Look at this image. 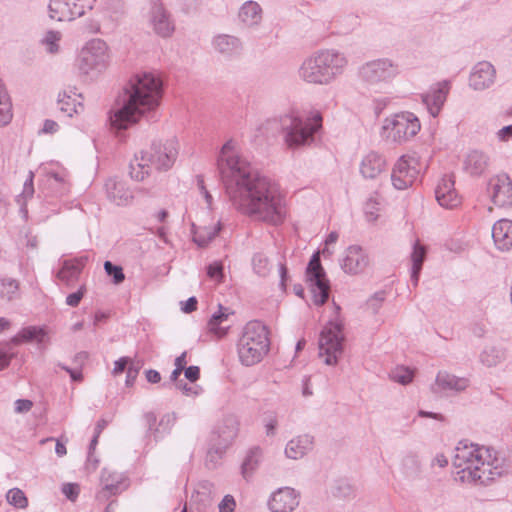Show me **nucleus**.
<instances>
[{
  "instance_id": "obj_1",
  "label": "nucleus",
  "mask_w": 512,
  "mask_h": 512,
  "mask_svg": "<svg viewBox=\"0 0 512 512\" xmlns=\"http://www.w3.org/2000/svg\"><path fill=\"white\" fill-rule=\"evenodd\" d=\"M217 170L236 210L253 220L272 225L283 223L285 200L276 184L237 153L233 140L222 146L217 157Z\"/></svg>"
},
{
  "instance_id": "obj_2",
  "label": "nucleus",
  "mask_w": 512,
  "mask_h": 512,
  "mask_svg": "<svg viewBox=\"0 0 512 512\" xmlns=\"http://www.w3.org/2000/svg\"><path fill=\"white\" fill-rule=\"evenodd\" d=\"M162 96L163 81L159 75L146 71L132 75L109 113L111 126L127 129L143 116L154 118Z\"/></svg>"
},
{
  "instance_id": "obj_3",
  "label": "nucleus",
  "mask_w": 512,
  "mask_h": 512,
  "mask_svg": "<svg viewBox=\"0 0 512 512\" xmlns=\"http://www.w3.org/2000/svg\"><path fill=\"white\" fill-rule=\"evenodd\" d=\"M456 480L467 484L487 485L508 472L507 460L495 449L459 441L453 458Z\"/></svg>"
},
{
  "instance_id": "obj_4",
  "label": "nucleus",
  "mask_w": 512,
  "mask_h": 512,
  "mask_svg": "<svg viewBox=\"0 0 512 512\" xmlns=\"http://www.w3.org/2000/svg\"><path fill=\"white\" fill-rule=\"evenodd\" d=\"M348 60L334 50H320L304 59L298 69L299 78L314 85H328L344 72Z\"/></svg>"
},
{
  "instance_id": "obj_5",
  "label": "nucleus",
  "mask_w": 512,
  "mask_h": 512,
  "mask_svg": "<svg viewBox=\"0 0 512 512\" xmlns=\"http://www.w3.org/2000/svg\"><path fill=\"white\" fill-rule=\"evenodd\" d=\"M178 156V141L174 138L164 142L154 141L149 150L140 151L131 160L130 176L136 181H142L149 175L152 168L159 171L170 169Z\"/></svg>"
},
{
  "instance_id": "obj_6",
  "label": "nucleus",
  "mask_w": 512,
  "mask_h": 512,
  "mask_svg": "<svg viewBox=\"0 0 512 512\" xmlns=\"http://www.w3.org/2000/svg\"><path fill=\"white\" fill-rule=\"evenodd\" d=\"M322 120V115L318 111L312 112L306 118L296 114L283 116L280 123L287 146L290 149H297L313 144L315 135L322 128Z\"/></svg>"
},
{
  "instance_id": "obj_7",
  "label": "nucleus",
  "mask_w": 512,
  "mask_h": 512,
  "mask_svg": "<svg viewBox=\"0 0 512 512\" xmlns=\"http://www.w3.org/2000/svg\"><path fill=\"white\" fill-rule=\"evenodd\" d=\"M270 348L269 331L260 321L248 322L238 340L239 360L245 366L259 363Z\"/></svg>"
},
{
  "instance_id": "obj_8",
  "label": "nucleus",
  "mask_w": 512,
  "mask_h": 512,
  "mask_svg": "<svg viewBox=\"0 0 512 512\" xmlns=\"http://www.w3.org/2000/svg\"><path fill=\"white\" fill-rule=\"evenodd\" d=\"M398 74V64L389 58L367 61L357 71L360 85L370 93L385 92Z\"/></svg>"
},
{
  "instance_id": "obj_9",
  "label": "nucleus",
  "mask_w": 512,
  "mask_h": 512,
  "mask_svg": "<svg viewBox=\"0 0 512 512\" xmlns=\"http://www.w3.org/2000/svg\"><path fill=\"white\" fill-rule=\"evenodd\" d=\"M420 128V121L413 113L401 112L384 119L381 137L387 142L402 144L413 138Z\"/></svg>"
},
{
  "instance_id": "obj_10",
  "label": "nucleus",
  "mask_w": 512,
  "mask_h": 512,
  "mask_svg": "<svg viewBox=\"0 0 512 512\" xmlns=\"http://www.w3.org/2000/svg\"><path fill=\"white\" fill-rule=\"evenodd\" d=\"M343 324L341 321H330L322 330L319 338V355L325 356L327 365H335L343 353Z\"/></svg>"
},
{
  "instance_id": "obj_11",
  "label": "nucleus",
  "mask_w": 512,
  "mask_h": 512,
  "mask_svg": "<svg viewBox=\"0 0 512 512\" xmlns=\"http://www.w3.org/2000/svg\"><path fill=\"white\" fill-rule=\"evenodd\" d=\"M110 54L106 42L92 39L86 43L79 55V70L83 74L101 72L108 66Z\"/></svg>"
},
{
  "instance_id": "obj_12",
  "label": "nucleus",
  "mask_w": 512,
  "mask_h": 512,
  "mask_svg": "<svg viewBox=\"0 0 512 512\" xmlns=\"http://www.w3.org/2000/svg\"><path fill=\"white\" fill-rule=\"evenodd\" d=\"M306 281L312 293L313 303L317 306L324 305L329 299L330 282L321 265L320 253L312 255L306 268Z\"/></svg>"
},
{
  "instance_id": "obj_13",
  "label": "nucleus",
  "mask_w": 512,
  "mask_h": 512,
  "mask_svg": "<svg viewBox=\"0 0 512 512\" xmlns=\"http://www.w3.org/2000/svg\"><path fill=\"white\" fill-rule=\"evenodd\" d=\"M238 431V419L232 415L224 417L211 435L208 458L213 461V454L221 457L236 439Z\"/></svg>"
},
{
  "instance_id": "obj_14",
  "label": "nucleus",
  "mask_w": 512,
  "mask_h": 512,
  "mask_svg": "<svg viewBox=\"0 0 512 512\" xmlns=\"http://www.w3.org/2000/svg\"><path fill=\"white\" fill-rule=\"evenodd\" d=\"M96 0H50L49 13L57 21H71L91 10Z\"/></svg>"
},
{
  "instance_id": "obj_15",
  "label": "nucleus",
  "mask_w": 512,
  "mask_h": 512,
  "mask_svg": "<svg viewBox=\"0 0 512 512\" xmlns=\"http://www.w3.org/2000/svg\"><path fill=\"white\" fill-rule=\"evenodd\" d=\"M419 174L418 160L411 156H402L395 163L392 173V185L397 190H405L412 186Z\"/></svg>"
},
{
  "instance_id": "obj_16",
  "label": "nucleus",
  "mask_w": 512,
  "mask_h": 512,
  "mask_svg": "<svg viewBox=\"0 0 512 512\" xmlns=\"http://www.w3.org/2000/svg\"><path fill=\"white\" fill-rule=\"evenodd\" d=\"M300 503V492L285 486L276 489L268 498L267 507L270 512H293Z\"/></svg>"
},
{
  "instance_id": "obj_17",
  "label": "nucleus",
  "mask_w": 512,
  "mask_h": 512,
  "mask_svg": "<svg viewBox=\"0 0 512 512\" xmlns=\"http://www.w3.org/2000/svg\"><path fill=\"white\" fill-rule=\"evenodd\" d=\"M149 23L153 31L162 38L170 37L175 30L170 13L159 0L151 1Z\"/></svg>"
},
{
  "instance_id": "obj_18",
  "label": "nucleus",
  "mask_w": 512,
  "mask_h": 512,
  "mask_svg": "<svg viewBox=\"0 0 512 512\" xmlns=\"http://www.w3.org/2000/svg\"><path fill=\"white\" fill-rule=\"evenodd\" d=\"M492 202L498 207L512 205V181L507 174L492 177L488 183Z\"/></svg>"
},
{
  "instance_id": "obj_19",
  "label": "nucleus",
  "mask_w": 512,
  "mask_h": 512,
  "mask_svg": "<svg viewBox=\"0 0 512 512\" xmlns=\"http://www.w3.org/2000/svg\"><path fill=\"white\" fill-rule=\"evenodd\" d=\"M450 91V82H438L422 95V101L432 117H437L447 99Z\"/></svg>"
},
{
  "instance_id": "obj_20",
  "label": "nucleus",
  "mask_w": 512,
  "mask_h": 512,
  "mask_svg": "<svg viewBox=\"0 0 512 512\" xmlns=\"http://www.w3.org/2000/svg\"><path fill=\"white\" fill-rule=\"evenodd\" d=\"M369 265V257L365 250L358 245L349 246L341 260V268L350 275L362 273Z\"/></svg>"
},
{
  "instance_id": "obj_21",
  "label": "nucleus",
  "mask_w": 512,
  "mask_h": 512,
  "mask_svg": "<svg viewBox=\"0 0 512 512\" xmlns=\"http://www.w3.org/2000/svg\"><path fill=\"white\" fill-rule=\"evenodd\" d=\"M454 185L455 181L452 175H445L438 182L435 189V198L440 206L453 209L460 204V197Z\"/></svg>"
},
{
  "instance_id": "obj_22",
  "label": "nucleus",
  "mask_w": 512,
  "mask_h": 512,
  "mask_svg": "<svg viewBox=\"0 0 512 512\" xmlns=\"http://www.w3.org/2000/svg\"><path fill=\"white\" fill-rule=\"evenodd\" d=\"M496 70L488 61L477 63L470 74L469 85L474 90L489 88L495 81Z\"/></svg>"
},
{
  "instance_id": "obj_23",
  "label": "nucleus",
  "mask_w": 512,
  "mask_h": 512,
  "mask_svg": "<svg viewBox=\"0 0 512 512\" xmlns=\"http://www.w3.org/2000/svg\"><path fill=\"white\" fill-rule=\"evenodd\" d=\"M213 49L225 59L240 56L243 50L242 41L233 35L219 34L212 40Z\"/></svg>"
},
{
  "instance_id": "obj_24",
  "label": "nucleus",
  "mask_w": 512,
  "mask_h": 512,
  "mask_svg": "<svg viewBox=\"0 0 512 512\" xmlns=\"http://www.w3.org/2000/svg\"><path fill=\"white\" fill-rule=\"evenodd\" d=\"M314 446V437L309 434L296 436L289 440L285 447V456L292 460H299L307 455Z\"/></svg>"
},
{
  "instance_id": "obj_25",
  "label": "nucleus",
  "mask_w": 512,
  "mask_h": 512,
  "mask_svg": "<svg viewBox=\"0 0 512 512\" xmlns=\"http://www.w3.org/2000/svg\"><path fill=\"white\" fill-rule=\"evenodd\" d=\"M385 169V157L374 151L365 155L360 163V173L366 179H376Z\"/></svg>"
},
{
  "instance_id": "obj_26",
  "label": "nucleus",
  "mask_w": 512,
  "mask_h": 512,
  "mask_svg": "<svg viewBox=\"0 0 512 512\" xmlns=\"http://www.w3.org/2000/svg\"><path fill=\"white\" fill-rule=\"evenodd\" d=\"M86 261L87 257L64 260L57 278L65 285L72 286L78 280Z\"/></svg>"
},
{
  "instance_id": "obj_27",
  "label": "nucleus",
  "mask_w": 512,
  "mask_h": 512,
  "mask_svg": "<svg viewBox=\"0 0 512 512\" xmlns=\"http://www.w3.org/2000/svg\"><path fill=\"white\" fill-rule=\"evenodd\" d=\"M492 238L496 247L501 251L512 248V221L501 219L492 227Z\"/></svg>"
},
{
  "instance_id": "obj_28",
  "label": "nucleus",
  "mask_w": 512,
  "mask_h": 512,
  "mask_svg": "<svg viewBox=\"0 0 512 512\" xmlns=\"http://www.w3.org/2000/svg\"><path fill=\"white\" fill-rule=\"evenodd\" d=\"M106 192L110 201L118 206H124L133 198L131 190L125 182L116 179H109L106 184Z\"/></svg>"
},
{
  "instance_id": "obj_29",
  "label": "nucleus",
  "mask_w": 512,
  "mask_h": 512,
  "mask_svg": "<svg viewBox=\"0 0 512 512\" xmlns=\"http://www.w3.org/2000/svg\"><path fill=\"white\" fill-rule=\"evenodd\" d=\"M488 165L489 157L482 151L473 150L466 155L463 169L471 176H480L486 171Z\"/></svg>"
},
{
  "instance_id": "obj_30",
  "label": "nucleus",
  "mask_w": 512,
  "mask_h": 512,
  "mask_svg": "<svg viewBox=\"0 0 512 512\" xmlns=\"http://www.w3.org/2000/svg\"><path fill=\"white\" fill-rule=\"evenodd\" d=\"M261 6L252 0H248L242 4L238 12V18L246 27L258 26L263 18Z\"/></svg>"
},
{
  "instance_id": "obj_31",
  "label": "nucleus",
  "mask_w": 512,
  "mask_h": 512,
  "mask_svg": "<svg viewBox=\"0 0 512 512\" xmlns=\"http://www.w3.org/2000/svg\"><path fill=\"white\" fill-rule=\"evenodd\" d=\"M215 496V485L208 480H203L197 484L195 493L193 494L192 498L198 506L197 509L199 511H205L208 507L211 506Z\"/></svg>"
},
{
  "instance_id": "obj_32",
  "label": "nucleus",
  "mask_w": 512,
  "mask_h": 512,
  "mask_svg": "<svg viewBox=\"0 0 512 512\" xmlns=\"http://www.w3.org/2000/svg\"><path fill=\"white\" fill-rule=\"evenodd\" d=\"M72 93L74 96H77L76 92L70 90L69 93L67 91H63L59 93L57 99V105L59 110L65 114L67 117H72L74 114L80 113L83 111V105L80 101L72 97ZM78 97H81L79 94Z\"/></svg>"
},
{
  "instance_id": "obj_33",
  "label": "nucleus",
  "mask_w": 512,
  "mask_h": 512,
  "mask_svg": "<svg viewBox=\"0 0 512 512\" xmlns=\"http://www.w3.org/2000/svg\"><path fill=\"white\" fill-rule=\"evenodd\" d=\"M436 386L442 390L460 392L468 387V379L460 378L448 372L441 371L436 377Z\"/></svg>"
},
{
  "instance_id": "obj_34",
  "label": "nucleus",
  "mask_w": 512,
  "mask_h": 512,
  "mask_svg": "<svg viewBox=\"0 0 512 512\" xmlns=\"http://www.w3.org/2000/svg\"><path fill=\"white\" fill-rule=\"evenodd\" d=\"M426 253V248L422 246L418 241L415 242L413 246V251L411 253V282L414 287L418 285L422 266L426 259Z\"/></svg>"
},
{
  "instance_id": "obj_35",
  "label": "nucleus",
  "mask_w": 512,
  "mask_h": 512,
  "mask_svg": "<svg viewBox=\"0 0 512 512\" xmlns=\"http://www.w3.org/2000/svg\"><path fill=\"white\" fill-rule=\"evenodd\" d=\"M506 359V351L500 345H488L480 353V361L487 367H494Z\"/></svg>"
},
{
  "instance_id": "obj_36",
  "label": "nucleus",
  "mask_w": 512,
  "mask_h": 512,
  "mask_svg": "<svg viewBox=\"0 0 512 512\" xmlns=\"http://www.w3.org/2000/svg\"><path fill=\"white\" fill-rule=\"evenodd\" d=\"M222 224L220 221L212 227H201L193 231V241L199 247H206L221 231Z\"/></svg>"
},
{
  "instance_id": "obj_37",
  "label": "nucleus",
  "mask_w": 512,
  "mask_h": 512,
  "mask_svg": "<svg viewBox=\"0 0 512 512\" xmlns=\"http://www.w3.org/2000/svg\"><path fill=\"white\" fill-rule=\"evenodd\" d=\"M262 458V450L260 447H253L248 452L241 466V473L245 479L252 476L259 466Z\"/></svg>"
},
{
  "instance_id": "obj_38",
  "label": "nucleus",
  "mask_w": 512,
  "mask_h": 512,
  "mask_svg": "<svg viewBox=\"0 0 512 512\" xmlns=\"http://www.w3.org/2000/svg\"><path fill=\"white\" fill-rule=\"evenodd\" d=\"M401 470L408 478H414L420 472L419 457L415 452H407L401 460Z\"/></svg>"
},
{
  "instance_id": "obj_39",
  "label": "nucleus",
  "mask_w": 512,
  "mask_h": 512,
  "mask_svg": "<svg viewBox=\"0 0 512 512\" xmlns=\"http://www.w3.org/2000/svg\"><path fill=\"white\" fill-rule=\"evenodd\" d=\"M226 311L227 309H223L220 305L219 310L211 316L208 322V329L219 337L224 336L228 330V327L221 326V324L228 318V313Z\"/></svg>"
},
{
  "instance_id": "obj_40",
  "label": "nucleus",
  "mask_w": 512,
  "mask_h": 512,
  "mask_svg": "<svg viewBox=\"0 0 512 512\" xmlns=\"http://www.w3.org/2000/svg\"><path fill=\"white\" fill-rule=\"evenodd\" d=\"M0 297L7 301L20 298L19 282L13 278H2L0 280Z\"/></svg>"
},
{
  "instance_id": "obj_41",
  "label": "nucleus",
  "mask_w": 512,
  "mask_h": 512,
  "mask_svg": "<svg viewBox=\"0 0 512 512\" xmlns=\"http://www.w3.org/2000/svg\"><path fill=\"white\" fill-rule=\"evenodd\" d=\"M11 101L4 84L0 82V125H7L12 119Z\"/></svg>"
},
{
  "instance_id": "obj_42",
  "label": "nucleus",
  "mask_w": 512,
  "mask_h": 512,
  "mask_svg": "<svg viewBox=\"0 0 512 512\" xmlns=\"http://www.w3.org/2000/svg\"><path fill=\"white\" fill-rule=\"evenodd\" d=\"M176 417L174 413L164 414L158 422L157 428L154 430V440L159 441L167 435L173 425L175 424Z\"/></svg>"
},
{
  "instance_id": "obj_43",
  "label": "nucleus",
  "mask_w": 512,
  "mask_h": 512,
  "mask_svg": "<svg viewBox=\"0 0 512 512\" xmlns=\"http://www.w3.org/2000/svg\"><path fill=\"white\" fill-rule=\"evenodd\" d=\"M252 267L254 272L261 277H266L271 271V265L268 257L261 252L253 255Z\"/></svg>"
},
{
  "instance_id": "obj_44",
  "label": "nucleus",
  "mask_w": 512,
  "mask_h": 512,
  "mask_svg": "<svg viewBox=\"0 0 512 512\" xmlns=\"http://www.w3.org/2000/svg\"><path fill=\"white\" fill-rule=\"evenodd\" d=\"M389 376L390 379L393 380L394 382H397L402 385H407L413 380L414 373L408 367L398 366L391 370Z\"/></svg>"
},
{
  "instance_id": "obj_45",
  "label": "nucleus",
  "mask_w": 512,
  "mask_h": 512,
  "mask_svg": "<svg viewBox=\"0 0 512 512\" xmlns=\"http://www.w3.org/2000/svg\"><path fill=\"white\" fill-rule=\"evenodd\" d=\"M101 480L104 485L103 492H107L108 495H116L122 490V481L114 480L113 475L105 470L102 472Z\"/></svg>"
},
{
  "instance_id": "obj_46",
  "label": "nucleus",
  "mask_w": 512,
  "mask_h": 512,
  "mask_svg": "<svg viewBox=\"0 0 512 512\" xmlns=\"http://www.w3.org/2000/svg\"><path fill=\"white\" fill-rule=\"evenodd\" d=\"M19 336L24 341L37 340L39 343H42L46 337V332L43 328L30 326L22 329Z\"/></svg>"
},
{
  "instance_id": "obj_47",
  "label": "nucleus",
  "mask_w": 512,
  "mask_h": 512,
  "mask_svg": "<svg viewBox=\"0 0 512 512\" xmlns=\"http://www.w3.org/2000/svg\"><path fill=\"white\" fill-rule=\"evenodd\" d=\"M6 498L9 504L17 508L23 509L28 505V500L24 492L18 488L10 489L6 495Z\"/></svg>"
},
{
  "instance_id": "obj_48",
  "label": "nucleus",
  "mask_w": 512,
  "mask_h": 512,
  "mask_svg": "<svg viewBox=\"0 0 512 512\" xmlns=\"http://www.w3.org/2000/svg\"><path fill=\"white\" fill-rule=\"evenodd\" d=\"M104 269L106 274L112 277L114 284H120L124 281L125 275L121 266L115 265L110 261H105Z\"/></svg>"
},
{
  "instance_id": "obj_49",
  "label": "nucleus",
  "mask_w": 512,
  "mask_h": 512,
  "mask_svg": "<svg viewBox=\"0 0 512 512\" xmlns=\"http://www.w3.org/2000/svg\"><path fill=\"white\" fill-rule=\"evenodd\" d=\"M61 35L56 31H48L44 37L43 42L47 46V51L50 53H56L58 51V41L60 40Z\"/></svg>"
},
{
  "instance_id": "obj_50",
  "label": "nucleus",
  "mask_w": 512,
  "mask_h": 512,
  "mask_svg": "<svg viewBox=\"0 0 512 512\" xmlns=\"http://www.w3.org/2000/svg\"><path fill=\"white\" fill-rule=\"evenodd\" d=\"M207 275L212 280L217 281L218 283L222 282L224 274H223V265L221 262H213L207 267Z\"/></svg>"
},
{
  "instance_id": "obj_51",
  "label": "nucleus",
  "mask_w": 512,
  "mask_h": 512,
  "mask_svg": "<svg viewBox=\"0 0 512 512\" xmlns=\"http://www.w3.org/2000/svg\"><path fill=\"white\" fill-rule=\"evenodd\" d=\"M353 487L345 480L337 482L334 494L338 497L348 498L353 495Z\"/></svg>"
},
{
  "instance_id": "obj_52",
  "label": "nucleus",
  "mask_w": 512,
  "mask_h": 512,
  "mask_svg": "<svg viewBox=\"0 0 512 512\" xmlns=\"http://www.w3.org/2000/svg\"><path fill=\"white\" fill-rule=\"evenodd\" d=\"M235 508L236 500L230 494L225 495L218 504V512H234Z\"/></svg>"
},
{
  "instance_id": "obj_53",
  "label": "nucleus",
  "mask_w": 512,
  "mask_h": 512,
  "mask_svg": "<svg viewBox=\"0 0 512 512\" xmlns=\"http://www.w3.org/2000/svg\"><path fill=\"white\" fill-rule=\"evenodd\" d=\"M140 368H141V365L138 362H134L132 360V362L130 363V365L127 368V375H126V381H125L127 386H132L134 384V382L139 374Z\"/></svg>"
},
{
  "instance_id": "obj_54",
  "label": "nucleus",
  "mask_w": 512,
  "mask_h": 512,
  "mask_svg": "<svg viewBox=\"0 0 512 512\" xmlns=\"http://www.w3.org/2000/svg\"><path fill=\"white\" fill-rule=\"evenodd\" d=\"M144 420L147 426V436L154 439V430L157 428V417L154 412H147L144 414Z\"/></svg>"
},
{
  "instance_id": "obj_55",
  "label": "nucleus",
  "mask_w": 512,
  "mask_h": 512,
  "mask_svg": "<svg viewBox=\"0 0 512 512\" xmlns=\"http://www.w3.org/2000/svg\"><path fill=\"white\" fill-rule=\"evenodd\" d=\"M86 288L82 285L78 291L69 294L66 297V304L71 307H77L85 294Z\"/></svg>"
},
{
  "instance_id": "obj_56",
  "label": "nucleus",
  "mask_w": 512,
  "mask_h": 512,
  "mask_svg": "<svg viewBox=\"0 0 512 512\" xmlns=\"http://www.w3.org/2000/svg\"><path fill=\"white\" fill-rule=\"evenodd\" d=\"M79 491V485L76 483H66L62 486V493L71 501L77 499Z\"/></svg>"
},
{
  "instance_id": "obj_57",
  "label": "nucleus",
  "mask_w": 512,
  "mask_h": 512,
  "mask_svg": "<svg viewBox=\"0 0 512 512\" xmlns=\"http://www.w3.org/2000/svg\"><path fill=\"white\" fill-rule=\"evenodd\" d=\"M265 433L267 436L272 437L276 434V429L278 426V420L277 417L273 414L268 415L265 420Z\"/></svg>"
},
{
  "instance_id": "obj_58",
  "label": "nucleus",
  "mask_w": 512,
  "mask_h": 512,
  "mask_svg": "<svg viewBox=\"0 0 512 512\" xmlns=\"http://www.w3.org/2000/svg\"><path fill=\"white\" fill-rule=\"evenodd\" d=\"M132 362V359L129 357H121L118 360L114 362V368L112 371V374L114 376H117L119 374H122L125 370H127L128 366Z\"/></svg>"
},
{
  "instance_id": "obj_59",
  "label": "nucleus",
  "mask_w": 512,
  "mask_h": 512,
  "mask_svg": "<svg viewBox=\"0 0 512 512\" xmlns=\"http://www.w3.org/2000/svg\"><path fill=\"white\" fill-rule=\"evenodd\" d=\"M33 179H34V174L32 171H29L28 177L25 180L24 185H23V191L21 193V196L24 199H29L34 194Z\"/></svg>"
},
{
  "instance_id": "obj_60",
  "label": "nucleus",
  "mask_w": 512,
  "mask_h": 512,
  "mask_svg": "<svg viewBox=\"0 0 512 512\" xmlns=\"http://www.w3.org/2000/svg\"><path fill=\"white\" fill-rule=\"evenodd\" d=\"M385 299V292H376L369 300L368 305L376 312Z\"/></svg>"
},
{
  "instance_id": "obj_61",
  "label": "nucleus",
  "mask_w": 512,
  "mask_h": 512,
  "mask_svg": "<svg viewBox=\"0 0 512 512\" xmlns=\"http://www.w3.org/2000/svg\"><path fill=\"white\" fill-rule=\"evenodd\" d=\"M378 203L370 199L366 202L365 213L369 221L376 220L378 215L376 214Z\"/></svg>"
},
{
  "instance_id": "obj_62",
  "label": "nucleus",
  "mask_w": 512,
  "mask_h": 512,
  "mask_svg": "<svg viewBox=\"0 0 512 512\" xmlns=\"http://www.w3.org/2000/svg\"><path fill=\"white\" fill-rule=\"evenodd\" d=\"M185 377L190 382H196L200 377V368L198 366H189L186 367L184 370Z\"/></svg>"
},
{
  "instance_id": "obj_63",
  "label": "nucleus",
  "mask_w": 512,
  "mask_h": 512,
  "mask_svg": "<svg viewBox=\"0 0 512 512\" xmlns=\"http://www.w3.org/2000/svg\"><path fill=\"white\" fill-rule=\"evenodd\" d=\"M33 406L32 401L28 399H18L15 402V412L25 413L28 412Z\"/></svg>"
},
{
  "instance_id": "obj_64",
  "label": "nucleus",
  "mask_w": 512,
  "mask_h": 512,
  "mask_svg": "<svg viewBox=\"0 0 512 512\" xmlns=\"http://www.w3.org/2000/svg\"><path fill=\"white\" fill-rule=\"evenodd\" d=\"M497 137L502 142H508L512 140V124L504 126L497 132Z\"/></svg>"
}]
</instances>
